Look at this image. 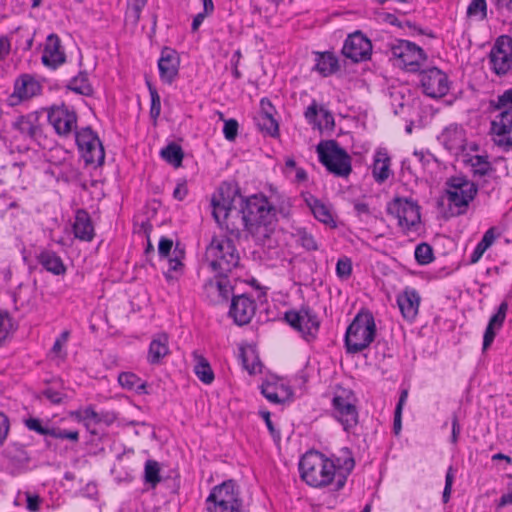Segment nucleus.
Instances as JSON below:
<instances>
[{
	"mask_svg": "<svg viewBox=\"0 0 512 512\" xmlns=\"http://www.w3.org/2000/svg\"><path fill=\"white\" fill-rule=\"evenodd\" d=\"M301 479L309 486L323 488L331 486L333 491L344 488L347 478L354 469V458H328L323 453L310 450L299 461Z\"/></svg>",
	"mask_w": 512,
	"mask_h": 512,
	"instance_id": "f257e3e1",
	"label": "nucleus"
},
{
	"mask_svg": "<svg viewBox=\"0 0 512 512\" xmlns=\"http://www.w3.org/2000/svg\"><path fill=\"white\" fill-rule=\"evenodd\" d=\"M241 199L242 224L244 228L261 244L270 239L275 230L276 207L262 194Z\"/></svg>",
	"mask_w": 512,
	"mask_h": 512,
	"instance_id": "f03ea898",
	"label": "nucleus"
},
{
	"mask_svg": "<svg viewBox=\"0 0 512 512\" xmlns=\"http://www.w3.org/2000/svg\"><path fill=\"white\" fill-rule=\"evenodd\" d=\"M377 333L373 314L369 310L359 311L346 329L344 345L348 354H357L367 349Z\"/></svg>",
	"mask_w": 512,
	"mask_h": 512,
	"instance_id": "7ed1b4c3",
	"label": "nucleus"
},
{
	"mask_svg": "<svg viewBox=\"0 0 512 512\" xmlns=\"http://www.w3.org/2000/svg\"><path fill=\"white\" fill-rule=\"evenodd\" d=\"M205 259L212 271L223 276L238 267L240 255L232 239L214 236L206 247Z\"/></svg>",
	"mask_w": 512,
	"mask_h": 512,
	"instance_id": "20e7f679",
	"label": "nucleus"
},
{
	"mask_svg": "<svg viewBox=\"0 0 512 512\" xmlns=\"http://www.w3.org/2000/svg\"><path fill=\"white\" fill-rule=\"evenodd\" d=\"M206 509L208 512H248L234 480L224 481L211 490L206 499Z\"/></svg>",
	"mask_w": 512,
	"mask_h": 512,
	"instance_id": "39448f33",
	"label": "nucleus"
},
{
	"mask_svg": "<svg viewBox=\"0 0 512 512\" xmlns=\"http://www.w3.org/2000/svg\"><path fill=\"white\" fill-rule=\"evenodd\" d=\"M356 401L354 392L345 388H338L332 398V417L347 433L354 432L359 423Z\"/></svg>",
	"mask_w": 512,
	"mask_h": 512,
	"instance_id": "423d86ee",
	"label": "nucleus"
},
{
	"mask_svg": "<svg viewBox=\"0 0 512 512\" xmlns=\"http://www.w3.org/2000/svg\"><path fill=\"white\" fill-rule=\"evenodd\" d=\"M317 153L320 163L330 173L339 177H347L351 173V157L336 140L321 141L317 145Z\"/></svg>",
	"mask_w": 512,
	"mask_h": 512,
	"instance_id": "0eeeda50",
	"label": "nucleus"
},
{
	"mask_svg": "<svg viewBox=\"0 0 512 512\" xmlns=\"http://www.w3.org/2000/svg\"><path fill=\"white\" fill-rule=\"evenodd\" d=\"M446 197L449 206L456 207L455 215H462L466 212L467 207L477 195L478 186L465 176L450 177L447 182Z\"/></svg>",
	"mask_w": 512,
	"mask_h": 512,
	"instance_id": "6e6552de",
	"label": "nucleus"
},
{
	"mask_svg": "<svg viewBox=\"0 0 512 512\" xmlns=\"http://www.w3.org/2000/svg\"><path fill=\"white\" fill-rule=\"evenodd\" d=\"M386 211L397 219L404 233L416 231L420 224V206L412 199L395 197L387 204Z\"/></svg>",
	"mask_w": 512,
	"mask_h": 512,
	"instance_id": "1a4fd4ad",
	"label": "nucleus"
},
{
	"mask_svg": "<svg viewBox=\"0 0 512 512\" xmlns=\"http://www.w3.org/2000/svg\"><path fill=\"white\" fill-rule=\"evenodd\" d=\"M238 194L237 189H233L229 184H222L219 188V195L212 198L213 207L212 215L216 222L220 225L223 223L231 236L238 238L241 231L238 227L230 224V216L234 197Z\"/></svg>",
	"mask_w": 512,
	"mask_h": 512,
	"instance_id": "9d476101",
	"label": "nucleus"
},
{
	"mask_svg": "<svg viewBox=\"0 0 512 512\" xmlns=\"http://www.w3.org/2000/svg\"><path fill=\"white\" fill-rule=\"evenodd\" d=\"M74 137L86 165L101 166L104 163V147L91 127L87 126L75 131Z\"/></svg>",
	"mask_w": 512,
	"mask_h": 512,
	"instance_id": "9b49d317",
	"label": "nucleus"
},
{
	"mask_svg": "<svg viewBox=\"0 0 512 512\" xmlns=\"http://www.w3.org/2000/svg\"><path fill=\"white\" fill-rule=\"evenodd\" d=\"M391 53L396 60V65L407 72H418L427 60L424 50L408 40H397L391 45Z\"/></svg>",
	"mask_w": 512,
	"mask_h": 512,
	"instance_id": "f8f14e48",
	"label": "nucleus"
},
{
	"mask_svg": "<svg viewBox=\"0 0 512 512\" xmlns=\"http://www.w3.org/2000/svg\"><path fill=\"white\" fill-rule=\"evenodd\" d=\"M285 321L306 340L314 339L319 331L320 321L317 314L309 307L300 310H288L284 314Z\"/></svg>",
	"mask_w": 512,
	"mask_h": 512,
	"instance_id": "ddd939ff",
	"label": "nucleus"
},
{
	"mask_svg": "<svg viewBox=\"0 0 512 512\" xmlns=\"http://www.w3.org/2000/svg\"><path fill=\"white\" fill-rule=\"evenodd\" d=\"M77 120L76 111L64 103L54 105L48 110V121L60 137L74 135L75 131H78Z\"/></svg>",
	"mask_w": 512,
	"mask_h": 512,
	"instance_id": "4468645a",
	"label": "nucleus"
},
{
	"mask_svg": "<svg viewBox=\"0 0 512 512\" xmlns=\"http://www.w3.org/2000/svg\"><path fill=\"white\" fill-rule=\"evenodd\" d=\"M491 70L498 76L506 75L512 69V37L499 36L490 53Z\"/></svg>",
	"mask_w": 512,
	"mask_h": 512,
	"instance_id": "2eb2a0df",
	"label": "nucleus"
},
{
	"mask_svg": "<svg viewBox=\"0 0 512 512\" xmlns=\"http://www.w3.org/2000/svg\"><path fill=\"white\" fill-rule=\"evenodd\" d=\"M420 85L426 96L435 99L444 97L450 90L447 74L437 67L420 72Z\"/></svg>",
	"mask_w": 512,
	"mask_h": 512,
	"instance_id": "dca6fc26",
	"label": "nucleus"
},
{
	"mask_svg": "<svg viewBox=\"0 0 512 512\" xmlns=\"http://www.w3.org/2000/svg\"><path fill=\"white\" fill-rule=\"evenodd\" d=\"M42 91V85L30 74H21L14 82L13 93L9 95L7 102L10 106H17L27 101Z\"/></svg>",
	"mask_w": 512,
	"mask_h": 512,
	"instance_id": "f3484780",
	"label": "nucleus"
},
{
	"mask_svg": "<svg viewBox=\"0 0 512 512\" xmlns=\"http://www.w3.org/2000/svg\"><path fill=\"white\" fill-rule=\"evenodd\" d=\"M371 52V41L359 31L349 35L342 48L343 55L356 63L370 59Z\"/></svg>",
	"mask_w": 512,
	"mask_h": 512,
	"instance_id": "a211bd4d",
	"label": "nucleus"
},
{
	"mask_svg": "<svg viewBox=\"0 0 512 512\" xmlns=\"http://www.w3.org/2000/svg\"><path fill=\"white\" fill-rule=\"evenodd\" d=\"M494 142L505 151L512 149V110H503L491 123Z\"/></svg>",
	"mask_w": 512,
	"mask_h": 512,
	"instance_id": "6ab92c4d",
	"label": "nucleus"
},
{
	"mask_svg": "<svg viewBox=\"0 0 512 512\" xmlns=\"http://www.w3.org/2000/svg\"><path fill=\"white\" fill-rule=\"evenodd\" d=\"M255 311L256 303L252 298L246 295L233 296L229 316L233 318L237 325L243 326L248 324L254 316Z\"/></svg>",
	"mask_w": 512,
	"mask_h": 512,
	"instance_id": "aec40b11",
	"label": "nucleus"
},
{
	"mask_svg": "<svg viewBox=\"0 0 512 512\" xmlns=\"http://www.w3.org/2000/svg\"><path fill=\"white\" fill-rule=\"evenodd\" d=\"M180 59L178 53L169 47H164L158 60V69L161 80L171 84L179 72Z\"/></svg>",
	"mask_w": 512,
	"mask_h": 512,
	"instance_id": "412c9836",
	"label": "nucleus"
},
{
	"mask_svg": "<svg viewBox=\"0 0 512 512\" xmlns=\"http://www.w3.org/2000/svg\"><path fill=\"white\" fill-rule=\"evenodd\" d=\"M41 59L46 67L52 69H56L65 62L66 56L60 38L56 34L48 35Z\"/></svg>",
	"mask_w": 512,
	"mask_h": 512,
	"instance_id": "4be33fe9",
	"label": "nucleus"
},
{
	"mask_svg": "<svg viewBox=\"0 0 512 512\" xmlns=\"http://www.w3.org/2000/svg\"><path fill=\"white\" fill-rule=\"evenodd\" d=\"M420 300V295L414 288L407 287L398 295L397 304L402 316L406 320L413 321L416 318L418 315Z\"/></svg>",
	"mask_w": 512,
	"mask_h": 512,
	"instance_id": "5701e85b",
	"label": "nucleus"
},
{
	"mask_svg": "<svg viewBox=\"0 0 512 512\" xmlns=\"http://www.w3.org/2000/svg\"><path fill=\"white\" fill-rule=\"evenodd\" d=\"M439 141L449 151H458L464 148L465 131L458 124H450L438 136Z\"/></svg>",
	"mask_w": 512,
	"mask_h": 512,
	"instance_id": "b1692460",
	"label": "nucleus"
},
{
	"mask_svg": "<svg viewBox=\"0 0 512 512\" xmlns=\"http://www.w3.org/2000/svg\"><path fill=\"white\" fill-rule=\"evenodd\" d=\"M73 233L77 239L90 242L94 238V226L87 211L80 209L76 212Z\"/></svg>",
	"mask_w": 512,
	"mask_h": 512,
	"instance_id": "393cba45",
	"label": "nucleus"
},
{
	"mask_svg": "<svg viewBox=\"0 0 512 512\" xmlns=\"http://www.w3.org/2000/svg\"><path fill=\"white\" fill-rule=\"evenodd\" d=\"M36 259L39 264L49 273L62 276L66 273V266L61 257L52 250H43L37 256Z\"/></svg>",
	"mask_w": 512,
	"mask_h": 512,
	"instance_id": "a878e982",
	"label": "nucleus"
},
{
	"mask_svg": "<svg viewBox=\"0 0 512 512\" xmlns=\"http://www.w3.org/2000/svg\"><path fill=\"white\" fill-rule=\"evenodd\" d=\"M4 457L15 470L24 468L30 461V456L23 444L12 442L3 450Z\"/></svg>",
	"mask_w": 512,
	"mask_h": 512,
	"instance_id": "bb28decb",
	"label": "nucleus"
},
{
	"mask_svg": "<svg viewBox=\"0 0 512 512\" xmlns=\"http://www.w3.org/2000/svg\"><path fill=\"white\" fill-rule=\"evenodd\" d=\"M14 127L22 135L33 141H38L42 136V127L39 124L38 117L33 114L20 116L14 123Z\"/></svg>",
	"mask_w": 512,
	"mask_h": 512,
	"instance_id": "cd10ccee",
	"label": "nucleus"
},
{
	"mask_svg": "<svg viewBox=\"0 0 512 512\" xmlns=\"http://www.w3.org/2000/svg\"><path fill=\"white\" fill-rule=\"evenodd\" d=\"M168 354V336L164 333L158 334L150 342L147 360L150 364L157 365Z\"/></svg>",
	"mask_w": 512,
	"mask_h": 512,
	"instance_id": "c85d7f7f",
	"label": "nucleus"
},
{
	"mask_svg": "<svg viewBox=\"0 0 512 512\" xmlns=\"http://www.w3.org/2000/svg\"><path fill=\"white\" fill-rule=\"evenodd\" d=\"M173 247V241L167 237H161L158 243V254L161 258H168L169 271H177L183 264L181 258L184 255L182 250L174 249V257H169Z\"/></svg>",
	"mask_w": 512,
	"mask_h": 512,
	"instance_id": "c756f323",
	"label": "nucleus"
},
{
	"mask_svg": "<svg viewBox=\"0 0 512 512\" xmlns=\"http://www.w3.org/2000/svg\"><path fill=\"white\" fill-rule=\"evenodd\" d=\"M315 65L313 70L321 76L327 77L334 74L339 69L337 57L331 52H316Z\"/></svg>",
	"mask_w": 512,
	"mask_h": 512,
	"instance_id": "7c9ffc66",
	"label": "nucleus"
},
{
	"mask_svg": "<svg viewBox=\"0 0 512 512\" xmlns=\"http://www.w3.org/2000/svg\"><path fill=\"white\" fill-rule=\"evenodd\" d=\"M467 163L471 168L473 178L476 179L491 177L496 171L487 155H473L467 160Z\"/></svg>",
	"mask_w": 512,
	"mask_h": 512,
	"instance_id": "2f4dec72",
	"label": "nucleus"
},
{
	"mask_svg": "<svg viewBox=\"0 0 512 512\" xmlns=\"http://www.w3.org/2000/svg\"><path fill=\"white\" fill-rule=\"evenodd\" d=\"M372 174L379 184L385 182L390 176V157L386 151L379 150L374 156Z\"/></svg>",
	"mask_w": 512,
	"mask_h": 512,
	"instance_id": "473e14b6",
	"label": "nucleus"
},
{
	"mask_svg": "<svg viewBox=\"0 0 512 512\" xmlns=\"http://www.w3.org/2000/svg\"><path fill=\"white\" fill-rule=\"evenodd\" d=\"M307 204L318 221L331 227L336 226L330 209L323 202L317 198L311 197L307 200Z\"/></svg>",
	"mask_w": 512,
	"mask_h": 512,
	"instance_id": "72a5a7b5",
	"label": "nucleus"
},
{
	"mask_svg": "<svg viewBox=\"0 0 512 512\" xmlns=\"http://www.w3.org/2000/svg\"><path fill=\"white\" fill-rule=\"evenodd\" d=\"M119 384L128 390L135 391L138 394H148L147 383L142 381L132 372H122L118 376Z\"/></svg>",
	"mask_w": 512,
	"mask_h": 512,
	"instance_id": "f704fd0d",
	"label": "nucleus"
},
{
	"mask_svg": "<svg viewBox=\"0 0 512 512\" xmlns=\"http://www.w3.org/2000/svg\"><path fill=\"white\" fill-rule=\"evenodd\" d=\"M194 373L204 384H211L214 381V372L208 360L202 355L194 354Z\"/></svg>",
	"mask_w": 512,
	"mask_h": 512,
	"instance_id": "c9c22d12",
	"label": "nucleus"
},
{
	"mask_svg": "<svg viewBox=\"0 0 512 512\" xmlns=\"http://www.w3.org/2000/svg\"><path fill=\"white\" fill-rule=\"evenodd\" d=\"M67 89L83 96H91L93 94V88L89 83L88 75L83 71L79 72L77 76L69 81Z\"/></svg>",
	"mask_w": 512,
	"mask_h": 512,
	"instance_id": "e433bc0d",
	"label": "nucleus"
},
{
	"mask_svg": "<svg viewBox=\"0 0 512 512\" xmlns=\"http://www.w3.org/2000/svg\"><path fill=\"white\" fill-rule=\"evenodd\" d=\"M161 157L174 167H180L184 158L181 146L175 142L169 143L160 152Z\"/></svg>",
	"mask_w": 512,
	"mask_h": 512,
	"instance_id": "4c0bfd02",
	"label": "nucleus"
},
{
	"mask_svg": "<svg viewBox=\"0 0 512 512\" xmlns=\"http://www.w3.org/2000/svg\"><path fill=\"white\" fill-rule=\"evenodd\" d=\"M495 238L496 236L494 233V228H489L484 233L482 239L478 242L474 251L472 252L470 256V263H477L481 259L484 252L493 244Z\"/></svg>",
	"mask_w": 512,
	"mask_h": 512,
	"instance_id": "58836bf2",
	"label": "nucleus"
},
{
	"mask_svg": "<svg viewBox=\"0 0 512 512\" xmlns=\"http://www.w3.org/2000/svg\"><path fill=\"white\" fill-rule=\"evenodd\" d=\"M255 122L261 132L271 137L279 136V124L274 116H256Z\"/></svg>",
	"mask_w": 512,
	"mask_h": 512,
	"instance_id": "ea45409f",
	"label": "nucleus"
},
{
	"mask_svg": "<svg viewBox=\"0 0 512 512\" xmlns=\"http://www.w3.org/2000/svg\"><path fill=\"white\" fill-rule=\"evenodd\" d=\"M144 480L152 488L161 481L159 463L155 460H147L144 468Z\"/></svg>",
	"mask_w": 512,
	"mask_h": 512,
	"instance_id": "a19ab883",
	"label": "nucleus"
},
{
	"mask_svg": "<svg viewBox=\"0 0 512 512\" xmlns=\"http://www.w3.org/2000/svg\"><path fill=\"white\" fill-rule=\"evenodd\" d=\"M415 259L420 265H427L434 259L433 249L427 243H420L415 248Z\"/></svg>",
	"mask_w": 512,
	"mask_h": 512,
	"instance_id": "79ce46f5",
	"label": "nucleus"
},
{
	"mask_svg": "<svg viewBox=\"0 0 512 512\" xmlns=\"http://www.w3.org/2000/svg\"><path fill=\"white\" fill-rule=\"evenodd\" d=\"M297 237L299 244L307 251L318 250V244L316 239L305 228H300L297 230Z\"/></svg>",
	"mask_w": 512,
	"mask_h": 512,
	"instance_id": "37998d69",
	"label": "nucleus"
},
{
	"mask_svg": "<svg viewBox=\"0 0 512 512\" xmlns=\"http://www.w3.org/2000/svg\"><path fill=\"white\" fill-rule=\"evenodd\" d=\"M147 86L151 98L150 116L156 120L161 112V99L157 89L149 81H147Z\"/></svg>",
	"mask_w": 512,
	"mask_h": 512,
	"instance_id": "c03bdc74",
	"label": "nucleus"
},
{
	"mask_svg": "<svg viewBox=\"0 0 512 512\" xmlns=\"http://www.w3.org/2000/svg\"><path fill=\"white\" fill-rule=\"evenodd\" d=\"M507 311H508V303L506 301H503L499 305L496 313L490 317L488 324L490 326L496 327L497 330H500L504 324Z\"/></svg>",
	"mask_w": 512,
	"mask_h": 512,
	"instance_id": "a18cd8bd",
	"label": "nucleus"
},
{
	"mask_svg": "<svg viewBox=\"0 0 512 512\" xmlns=\"http://www.w3.org/2000/svg\"><path fill=\"white\" fill-rule=\"evenodd\" d=\"M14 330L12 318L7 311H0V344Z\"/></svg>",
	"mask_w": 512,
	"mask_h": 512,
	"instance_id": "49530a36",
	"label": "nucleus"
},
{
	"mask_svg": "<svg viewBox=\"0 0 512 512\" xmlns=\"http://www.w3.org/2000/svg\"><path fill=\"white\" fill-rule=\"evenodd\" d=\"M47 436H51L55 439H67L73 442H78L79 432L77 430L67 431L58 427H50Z\"/></svg>",
	"mask_w": 512,
	"mask_h": 512,
	"instance_id": "de8ad7c7",
	"label": "nucleus"
},
{
	"mask_svg": "<svg viewBox=\"0 0 512 512\" xmlns=\"http://www.w3.org/2000/svg\"><path fill=\"white\" fill-rule=\"evenodd\" d=\"M221 275L216 273L214 278L207 280L204 284V291L207 296L212 297V299L218 298V293L221 290Z\"/></svg>",
	"mask_w": 512,
	"mask_h": 512,
	"instance_id": "09e8293b",
	"label": "nucleus"
},
{
	"mask_svg": "<svg viewBox=\"0 0 512 512\" xmlns=\"http://www.w3.org/2000/svg\"><path fill=\"white\" fill-rule=\"evenodd\" d=\"M70 336L69 330H64L59 337L56 338L52 348L51 353H53L57 357L64 358L66 356V353L63 352V347L66 345L68 339Z\"/></svg>",
	"mask_w": 512,
	"mask_h": 512,
	"instance_id": "8fccbe9b",
	"label": "nucleus"
},
{
	"mask_svg": "<svg viewBox=\"0 0 512 512\" xmlns=\"http://www.w3.org/2000/svg\"><path fill=\"white\" fill-rule=\"evenodd\" d=\"M221 290L218 293V298L212 299L213 302H226L228 301L230 295L232 294L233 287L227 277V274L221 276Z\"/></svg>",
	"mask_w": 512,
	"mask_h": 512,
	"instance_id": "3c124183",
	"label": "nucleus"
},
{
	"mask_svg": "<svg viewBox=\"0 0 512 512\" xmlns=\"http://www.w3.org/2000/svg\"><path fill=\"white\" fill-rule=\"evenodd\" d=\"M262 395L271 403L280 404L281 398L277 392V385L273 383H265L261 386Z\"/></svg>",
	"mask_w": 512,
	"mask_h": 512,
	"instance_id": "603ef678",
	"label": "nucleus"
},
{
	"mask_svg": "<svg viewBox=\"0 0 512 512\" xmlns=\"http://www.w3.org/2000/svg\"><path fill=\"white\" fill-rule=\"evenodd\" d=\"M481 13V19L487 16L486 0H472L467 8L468 16H476Z\"/></svg>",
	"mask_w": 512,
	"mask_h": 512,
	"instance_id": "864d4df0",
	"label": "nucleus"
},
{
	"mask_svg": "<svg viewBox=\"0 0 512 512\" xmlns=\"http://www.w3.org/2000/svg\"><path fill=\"white\" fill-rule=\"evenodd\" d=\"M352 273V262L349 258H339L336 263V274L339 278H348Z\"/></svg>",
	"mask_w": 512,
	"mask_h": 512,
	"instance_id": "5fc2aeb1",
	"label": "nucleus"
},
{
	"mask_svg": "<svg viewBox=\"0 0 512 512\" xmlns=\"http://www.w3.org/2000/svg\"><path fill=\"white\" fill-rule=\"evenodd\" d=\"M239 124L235 119H228L224 122L223 134L228 141H234L238 134Z\"/></svg>",
	"mask_w": 512,
	"mask_h": 512,
	"instance_id": "6e6d98bb",
	"label": "nucleus"
},
{
	"mask_svg": "<svg viewBox=\"0 0 512 512\" xmlns=\"http://www.w3.org/2000/svg\"><path fill=\"white\" fill-rule=\"evenodd\" d=\"M25 425L29 430L34 431L43 436H47L50 429L49 426H43L40 419L33 417L26 419Z\"/></svg>",
	"mask_w": 512,
	"mask_h": 512,
	"instance_id": "4d7b16f0",
	"label": "nucleus"
},
{
	"mask_svg": "<svg viewBox=\"0 0 512 512\" xmlns=\"http://www.w3.org/2000/svg\"><path fill=\"white\" fill-rule=\"evenodd\" d=\"M496 109L499 110H512V88L504 91L497 97L495 104Z\"/></svg>",
	"mask_w": 512,
	"mask_h": 512,
	"instance_id": "13d9d810",
	"label": "nucleus"
},
{
	"mask_svg": "<svg viewBox=\"0 0 512 512\" xmlns=\"http://www.w3.org/2000/svg\"><path fill=\"white\" fill-rule=\"evenodd\" d=\"M454 481V474L452 467H449L446 476H445V486L442 494L443 503L446 504L449 502L452 492V485Z\"/></svg>",
	"mask_w": 512,
	"mask_h": 512,
	"instance_id": "bf43d9fd",
	"label": "nucleus"
},
{
	"mask_svg": "<svg viewBox=\"0 0 512 512\" xmlns=\"http://www.w3.org/2000/svg\"><path fill=\"white\" fill-rule=\"evenodd\" d=\"M259 414L265 421L267 429L269 430V433L271 434L272 438L275 441L279 442L281 440V434H280V431L275 428V426L270 418V416H271L270 412L266 411V410H261V411H259Z\"/></svg>",
	"mask_w": 512,
	"mask_h": 512,
	"instance_id": "052dcab7",
	"label": "nucleus"
},
{
	"mask_svg": "<svg viewBox=\"0 0 512 512\" xmlns=\"http://www.w3.org/2000/svg\"><path fill=\"white\" fill-rule=\"evenodd\" d=\"M318 112H320V109H318L316 101H313L311 105H309L304 113V116L308 123L317 125L319 128L321 127V123L317 122V115Z\"/></svg>",
	"mask_w": 512,
	"mask_h": 512,
	"instance_id": "680f3d73",
	"label": "nucleus"
},
{
	"mask_svg": "<svg viewBox=\"0 0 512 512\" xmlns=\"http://www.w3.org/2000/svg\"><path fill=\"white\" fill-rule=\"evenodd\" d=\"M83 421L86 425H88L87 421H92L95 424H98L102 421L101 416L94 410L92 406H88L83 409Z\"/></svg>",
	"mask_w": 512,
	"mask_h": 512,
	"instance_id": "e2e57ef3",
	"label": "nucleus"
},
{
	"mask_svg": "<svg viewBox=\"0 0 512 512\" xmlns=\"http://www.w3.org/2000/svg\"><path fill=\"white\" fill-rule=\"evenodd\" d=\"M496 327L487 325L483 336V351L487 350L493 343L496 336Z\"/></svg>",
	"mask_w": 512,
	"mask_h": 512,
	"instance_id": "0e129e2a",
	"label": "nucleus"
},
{
	"mask_svg": "<svg viewBox=\"0 0 512 512\" xmlns=\"http://www.w3.org/2000/svg\"><path fill=\"white\" fill-rule=\"evenodd\" d=\"M10 423L8 417L0 412V446L4 443L9 433Z\"/></svg>",
	"mask_w": 512,
	"mask_h": 512,
	"instance_id": "69168bd1",
	"label": "nucleus"
},
{
	"mask_svg": "<svg viewBox=\"0 0 512 512\" xmlns=\"http://www.w3.org/2000/svg\"><path fill=\"white\" fill-rule=\"evenodd\" d=\"M261 110L257 116H274L275 107L272 105L271 101L267 98H263L260 101Z\"/></svg>",
	"mask_w": 512,
	"mask_h": 512,
	"instance_id": "338daca9",
	"label": "nucleus"
},
{
	"mask_svg": "<svg viewBox=\"0 0 512 512\" xmlns=\"http://www.w3.org/2000/svg\"><path fill=\"white\" fill-rule=\"evenodd\" d=\"M43 395L53 404H60L63 400L64 394L52 388H47L43 391Z\"/></svg>",
	"mask_w": 512,
	"mask_h": 512,
	"instance_id": "774afa93",
	"label": "nucleus"
}]
</instances>
